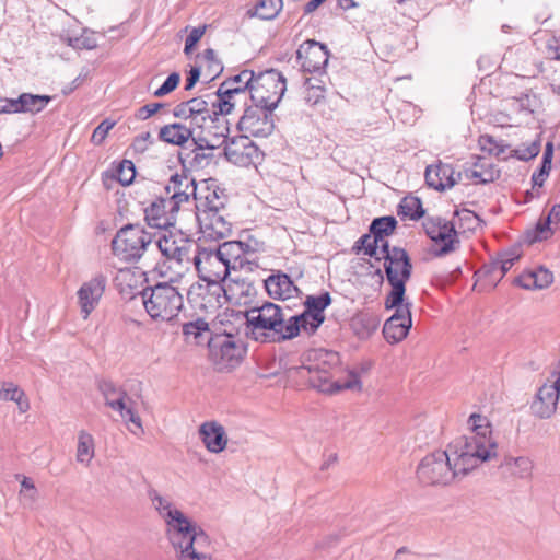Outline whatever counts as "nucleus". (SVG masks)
<instances>
[{
  "instance_id": "obj_1",
  "label": "nucleus",
  "mask_w": 560,
  "mask_h": 560,
  "mask_svg": "<svg viewBox=\"0 0 560 560\" xmlns=\"http://www.w3.org/2000/svg\"><path fill=\"white\" fill-rule=\"evenodd\" d=\"M470 433L455 439L445 451L424 456L418 465V479L424 485L446 486L460 480L481 464L498 455V443L486 416L472 413L468 418Z\"/></svg>"
},
{
  "instance_id": "obj_2",
  "label": "nucleus",
  "mask_w": 560,
  "mask_h": 560,
  "mask_svg": "<svg viewBox=\"0 0 560 560\" xmlns=\"http://www.w3.org/2000/svg\"><path fill=\"white\" fill-rule=\"evenodd\" d=\"M152 506L164 521L166 536L177 551L179 560H211L207 553L208 535L174 503L156 490L149 491Z\"/></svg>"
},
{
  "instance_id": "obj_3",
  "label": "nucleus",
  "mask_w": 560,
  "mask_h": 560,
  "mask_svg": "<svg viewBox=\"0 0 560 560\" xmlns=\"http://www.w3.org/2000/svg\"><path fill=\"white\" fill-rule=\"evenodd\" d=\"M307 364L294 368L298 376L304 378L308 384L322 393L335 394L343 389L361 390L362 382L360 375L350 371L345 382L331 381V373L339 368V353L326 349H313L306 354Z\"/></svg>"
},
{
  "instance_id": "obj_4",
  "label": "nucleus",
  "mask_w": 560,
  "mask_h": 560,
  "mask_svg": "<svg viewBox=\"0 0 560 560\" xmlns=\"http://www.w3.org/2000/svg\"><path fill=\"white\" fill-rule=\"evenodd\" d=\"M245 317L250 336L259 342H280L299 335L293 316L287 318L281 306L272 302L247 310Z\"/></svg>"
},
{
  "instance_id": "obj_5",
  "label": "nucleus",
  "mask_w": 560,
  "mask_h": 560,
  "mask_svg": "<svg viewBox=\"0 0 560 560\" xmlns=\"http://www.w3.org/2000/svg\"><path fill=\"white\" fill-rule=\"evenodd\" d=\"M140 296L147 313L153 320L171 322L178 316L184 305L183 295L177 288L167 282L145 288Z\"/></svg>"
},
{
  "instance_id": "obj_6",
  "label": "nucleus",
  "mask_w": 560,
  "mask_h": 560,
  "mask_svg": "<svg viewBox=\"0 0 560 560\" xmlns=\"http://www.w3.org/2000/svg\"><path fill=\"white\" fill-rule=\"evenodd\" d=\"M384 268L387 282L390 285V291L387 293V305L396 306L404 302L406 282L412 273V264L408 253L400 247L394 246L392 254L386 256Z\"/></svg>"
},
{
  "instance_id": "obj_7",
  "label": "nucleus",
  "mask_w": 560,
  "mask_h": 560,
  "mask_svg": "<svg viewBox=\"0 0 560 560\" xmlns=\"http://www.w3.org/2000/svg\"><path fill=\"white\" fill-rule=\"evenodd\" d=\"M151 242L149 232L140 225L128 224L117 232L112 241V248L120 259L136 261L142 257Z\"/></svg>"
},
{
  "instance_id": "obj_8",
  "label": "nucleus",
  "mask_w": 560,
  "mask_h": 560,
  "mask_svg": "<svg viewBox=\"0 0 560 560\" xmlns=\"http://www.w3.org/2000/svg\"><path fill=\"white\" fill-rule=\"evenodd\" d=\"M192 265L201 281H210L213 291H222V282L230 275V271L217 246L203 247L199 245Z\"/></svg>"
},
{
  "instance_id": "obj_9",
  "label": "nucleus",
  "mask_w": 560,
  "mask_h": 560,
  "mask_svg": "<svg viewBox=\"0 0 560 560\" xmlns=\"http://www.w3.org/2000/svg\"><path fill=\"white\" fill-rule=\"evenodd\" d=\"M287 90L285 78L275 69L255 74L249 101L254 104L277 108Z\"/></svg>"
},
{
  "instance_id": "obj_10",
  "label": "nucleus",
  "mask_w": 560,
  "mask_h": 560,
  "mask_svg": "<svg viewBox=\"0 0 560 560\" xmlns=\"http://www.w3.org/2000/svg\"><path fill=\"white\" fill-rule=\"evenodd\" d=\"M98 390L107 407L118 412L126 422L132 423L138 429V432L129 429L133 434L137 435L143 432L141 419L135 410L136 402L121 386L113 381L102 380L98 382Z\"/></svg>"
},
{
  "instance_id": "obj_11",
  "label": "nucleus",
  "mask_w": 560,
  "mask_h": 560,
  "mask_svg": "<svg viewBox=\"0 0 560 560\" xmlns=\"http://www.w3.org/2000/svg\"><path fill=\"white\" fill-rule=\"evenodd\" d=\"M245 109L237 122V129L243 136L250 138H267L275 130L276 108L262 106L259 104H245Z\"/></svg>"
},
{
  "instance_id": "obj_12",
  "label": "nucleus",
  "mask_w": 560,
  "mask_h": 560,
  "mask_svg": "<svg viewBox=\"0 0 560 560\" xmlns=\"http://www.w3.org/2000/svg\"><path fill=\"white\" fill-rule=\"evenodd\" d=\"M155 246L165 258L179 265L189 266L194 264V256L199 244L182 232H168L156 238Z\"/></svg>"
},
{
  "instance_id": "obj_13",
  "label": "nucleus",
  "mask_w": 560,
  "mask_h": 560,
  "mask_svg": "<svg viewBox=\"0 0 560 560\" xmlns=\"http://www.w3.org/2000/svg\"><path fill=\"white\" fill-rule=\"evenodd\" d=\"M210 354L218 370H231L241 363L246 346L231 335L218 336L209 341Z\"/></svg>"
},
{
  "instance_id": "obj_14",
  "label": "nucleus",
  "mask_w": 560,
  "mask_h": 560,
  "mask_svg": "<svg viewBox=\"0 0 560 560\" xmlns=\"http://www.w3.org/2000/svg\"><path fill=\"white\" fill-rule=\"evenodd\" d=\"M331 304L329 292L319 295H307L304 301L305 310L300 315H293L295 326L307 334H314L325 320L324 311Z\"/></svg>"
},
{
  "instance_id": "obj_15",
  "label": "nucleus",
  "mask_w": 560,
  "mask_h": 560,
  "mask_svg": "<svg viewBox=\"0 0 560 560\" xmlns=\"http://www.w3.org/2000/svg\"><path fill=\"white\" fill-rule=\"evenodd\" d=\"M423 228L427 235L436 245H440V248L436 252L438 256L450 254L451 252L455 250V244L459 243L455 222L435 217L425 220L423 222Z\"/></svg>"
},
{
  "instance_id": "obj_16",
  "label": "nucleus",
  "mask_w": 560,
  "mask_h": 560,
  "mask_svg": "<svg viewBox=\"0 0 560 560\" xmlns=\"http://www.w3.org/2000/svg\"><path fill=\"white\" fill-rule=\"evenodd\" d=\"M423 228L427 235L436 245H440V248L436 252L438 256L450 254L451 252L455 250V244L459 243L455 222L435 217L425 220L423 222Z\"/></svg>"
},
{
  "instance_id": "obj_17",
  "label": "nucleus",
  "mask_w": 560,
  "mask_h": 560,
  "mask_svg": "<svg viewBox=\"0 0 560 560\" xmlns=\"http://www.w3.org/2000/svg\"><path fill=\"white\" fill-rule=\"evenodd\" d=\"M384 304L386 310L394 308L395 313L385 322L383 335L389 343H397L407 337L411 328V303L404 300V302H400L396 306H388L386 298Z\"/></svg>"
},
{
  "instance_id": "obj_18",
  "label": "nucleus",
  "mask_w": 560,
  "mask_h": 560,
  "mask_svg": "<svg viewBox=\"0 0 560 560\" xmlns=\"http://www.w3.org/2000/svg\"><path fill=\"white\" fill-rule=\"evenodd\" d=\"M224 154L229 162L247 167L262 160V152L245 136L232 138L224 148Z\"/></svg>"
},
{
  "instance_id": "obj_19",
  "label": "nucleus",
  "mask_w": 560,
  "mask_h": 560,
  "mask_svg": "<svg viewBox=\"0 0 560 560\" xmlns=\"http://www.w3.org/2000/svg\"><path fill=\"white\" fill-rule=\"evenodd\" d=\"M197 184L195 178L183 172L171 175L165 186L166 198L170 199L171 210L178 211L183 203H188L190 198L197 196Z\"/></svg>"
},
{
  "instance_id": "obj_20",
  "label": "nucleus",
  "mask_w": 560,
  "mask_h": 560,
  "mask_svg": "<svg viewBox=\"0 0 560 560\" xmlns=\"http://www.w3.org/2000/svg\"><path fill=\"white\" fill-rule=\"evenodd\" d=\"M329 50L325 44L315 39H307L300 45L296 51L298 61L305 72H322L329 60Z\"/></svg>"
},
{
  "instance_id": "obj_21",
  "label": "nucleus",
  "mask_w": 560,
  "mask_h": 560,
  "mask_svg": "<svg viewBox=\"0 0 560 560\" xmlns=\"http://www.w3.org/2000/svg\"><path fill=\"white\" fill-rule=\"evenodd\" d=\"M225 210L196 213L200 232L205 238L221 240L232 232V223L226 218Z\"/></svg>"
},
{
  "instance_id": "obj_22",
  "label": "nucleus",
  "mask_w": 560,
  "mask_h": 560,
  "mask_svg": "<svg viewBox=\"0 0 560 560\" xmlns=\"http://www.w3.org/2000/svg\"><path fill=\"white\" fill-rule=\"evenodd\" d=\"M107 279L104 275L97 273L84 282L78 290V302L84 319L96 308L104 294Z\"/></svg>"
},
{
  "instance_id": "obj_23",
  "label": "nucleus",
  "mask_w": 560,
  "mask_h": 560,
  "mask_svg": "<svg viewBox=\"0 0 560 560\" xmlns=\"http://www.w3.org/2000/svg\"><path fill=\"white\" fill-rule=\"evenodd\" d=\"M196 213L225 210L228 197L212 179L205 183V187L197 188V196L194 198Z\"/></svg>"
},
{
  "instance_id": "obj_24",
  "label": "nucleus",
  "mask_w": 560,
  "mask_h": 560,
  "mask_svg": "<svg viewBox=\"0 0 560 560\" xmlns=\"http://www.w3.org/2000/svg\"><path fill=\"white\" fill-rule=\"evenodd\" d=\"M559 398L560 394L546 382L538 388L530 402L529 408L532 415L539 419L551 418L557 411Z\"/></svg>"
},
{
  "instance_id": "obj_25",
  "label": "nucleus",
  "mask_w": 560,
  "mask_h": 560,
  "mask_svg": "<svg viewBox=\"0 0 560 560\" xmlns=\"http://www.w3.org/2000/svg\"><path fill=\"white\" fill-rule=\"evenodd\" d=\"M170 199L165 197H158L144 208V221L149 228L165 230L173 225V213L171 210Z\"/></svg>"
},
{
  "instance_id": "obj_26",
  "label": "nucleus",
  "mask_w": 560,
  "mask_h": 560,
  "mask_svg": "<svg viewBox=\"0 0 560 560\" xmlns=\"http://www.w3.org/2000/svg\"><path fill=\"white\" fill-rule=\"evenodd\" d=\"M533 470L534 460L528 456L505 455L499 464V471L505 479L529 480Z\"/></svg>"
},
{
  "instance_id": "obj_27",
  "label": "nucleus",
  "mask_w": 560,
  "mask_h": 560,
  "mask_svg": "<svg viewBox=\"0 0 560 560\" xmlns=\"http://www.w3.org/2000/svg\"><path fill=\"white\" fill-rule=\"evenodd\" d=\"M425 183L436 190L452 188L460 178L462 173H456L451 164L439 163L425 168Z\"/></svg>"
},
{
  "instance_id": "obj_28",
  "label": "nucleus",
  "mask_w": 560,
  "mask_h": 560,
  "mask_svg": "<svg viewBox=\"0 0 560 560\" xmlns=\"http://www.w3.org/2000/svg\"><path fill=\"white\" fill-rule=\"evenodd\" d=\"M205 284L191 285L188 291V298L190 301L197 304L198 307L208 311L214 310L221 306V299L224 296V288L222 291L217 292L211 288L212 282L203 281Z\"/></svg>"
},
{
  "instance_id": "obj_29",
  "label": "nucleus",
  "mask_w": 560,
  "mask_h": 560,
  "mask_svg": "<svg viewBox=\"0 0 560 560\" xmlns=\"http://www.w3.org/2000/svg\"><path fill=\"white\" fill-rule=\"evenodd\" d=\"M217 247L220 250L225 265H228L229 271L231 269H241L249 262L246 258V255L250 253L252 249L250 246L246 243L240 241H230L224 242Z\"/></svg>"
},
{
  "instance_id": "obj_30",
  "label": "nucleus",
  "mask_w": 560,
  "mask_h": 560,
  "mask_svg": "<svg viewBox=\"0 0 560 560\" xmlns=\"http://www.w3.org/2000/svg\"><path fill=\"white\" fill-rule=\"evenodd\" d=\"M200 438L206 448L211 453H221L228 445L224 427L215 421H208L199 428Z\"/></svg>"
},
{
  "instance_id": "obj_31",
  "label": "nucleus",
  "mask_w": 560,
  "mask_h": 560,
  "mask_svg": "<svg viewBox=\"0 0 560 560\" xmlns=\"http://www.w3.org/2000/svg\"><path fill=\"white\" fill-rule=\"evenodd\" d=\"M265 288L269 296L279 300L293 298L299 292L291 278L281 271L269 276L265 280Z\"/></svg>"
},
{
  "instance_id": "obj_32",
  "label": "nucleus",
  "mask_w": 560,
  "mask_h": 560,
  "mask_svg": "<svg viewBox=\"0 0 560 560\" xmlns=\"http://www.w3.org/2000/svg\"><path fill=\"white\" fill-rule=\"evenodd\" d=\"M253 82H255L254 71L243 70L238 74L224 80L219 88L223 89L224 92L228 91L244 98V104H246L247 98H249Z\"/></svg>"
},
{
  "instance_id": "obj_33",
  "label": "nucleus",
  "mask_w": 560,
  "mask_h": 560,
  "mask_svg": "<svg viewBox=\"0 0 560 560\" xmlns=\"http://www.w3.org/2000/svg\"><path fill=\"white\" fill-rule=\"evenodd\" d=\"M209 98L211 100V109H213V113H211L213 122L219 120L220 116L230 114L238 103H244V98L231 92H224L221 88H218L215 94L209 96Z\"/></svg>"
},
{
  "instance_id": "obj_34",
  "label": "nucleus",
  "mask_w": 560,
  "mask_h": 560,
  "mask_svg": "<svg viewBox=\"0 0 560 560\" xmlns=\"http://www.w3.org/2000/svg\"><path fill=\"white\" fill-rule=\"evenodd\" d=\"M464 175L476 184H488L494 182L499 177L500 172L491 163L479 159L472 167L464 171Z\"/></svg>"
},
{
  "instance_id": "obj_35",
  "label": "nucleus",
  "mask_w": 560,
  "mask_h": 560,
  "mask_svg": "<svg viewBox=\"0 0 560 560\" xmlns=\"http://www.w3.org/2000/svg\"><path fill=\"white\" fill-rule=\"evenodd\" d=\"M159 138L164 142L182 145L187 142L189 138H192V130L190 127L180 122L170 124L160 129Z\"/></svg>"
},
{
  "instance_id": "obj_36",
  "label": "nucleus",
  "mask_w": 560,
  "mask_h": 560,
  "mask_svg": "<svg viewBox=\"0 0 560 560\" xmlns=\"http://www.w3.org/2000/svg\"><path fill=\"white\" fill-rule=\"evenodd\" d=\"M0 400L16 402L22 413L28 411L31 407L24 390L13 382H0Z\"/></svg>"
},
{
  "instance_id": "obj_37",
  "label": "nucleus",
  "mask_w": 560,
  "mask_h": 560,
  "mask_svg": "<svg viewBox=\"0 0 560 560\" xmlns=\"http://www.w3.org/2000/svg\"><path fill=\"white\" fill-rule=\"evenodd\" d=\"M189 106L192 114V124L200 128H203L208 122H213L211 109V100H205L203 97H194L189 100Z\"/></svg>"
},
{
  "instance_id": "obj_38",
  "label": "nucleus",
  "mask_w": 560,
  "mask_h": 560,
  "mask_svg": "<svg viewBox=\"0 0 560 560\" xmlns=\"http://www.w3.org/2000/svg\"><path fill=\"white\" fill-rule=\"evenodd\" d=\"M283 8V0H259L257 4L247 10L248 18H259L261 20H273Z\"/></svg>"
},
{
  "instance_id": "obj_39",
  "label": "nucleus",
  "mask_w": 560,
  "mask_h": 560,
  "mask_svg": "<svg viewBox=\"0 0 560 560\" xmlns=\"http://www.w3.org/2000/svg\"><path fill=\"white\" fill-rule=\"evenodd\" d=\"M380 319L372 314H360L352 318L351 327L360 339L370 338L377 329Z\"/></svg>"
},
{
  "instance_id": "obj_40",
  "label": "nucleus",
  "mask_w": 560,
  "mask_h": 560,
  "mask_svg": "<svg viewBox=\"0 0 560 560\" xmlns=\"http://www.w3.org/2000/svg\"><path fill=\"white\" fill-rule=\"evenodd\" d=\"M21 114H38L52 100L49 95H38L32 93H22L19 95Z\"/></svg>"
},
{
  "instance_id": "obj_41",
  "label": "nucleus",
  "mask_w": 560,
  "mask_h": 560,
  "mask_svg": "<svg viewBox=\"0 0 560 560\" xmlns=\"http://www.w3.org/2000/svg\"><path fill=\"white\" fill-rule=\"evenodd\" d=\"M521 257V248L512 247L505 252H502L492 262L491 271L499 270L500 279L514 266Z\"/></svg>"
},
{
  "instance_id": "obj_42",
  "label": "nucleus",
  "mask_w": 560,
  "mask_h": 560,
  "mask_svg": "<svg viewBox=\"0 0 560 560\" xmlns=\"http://www.w3.org/2000/svg\"><path fill=\"white\" fill-rule=\"evenodd\" d=\"M94 457V439L86 431H80L77 445V460L80 464L89 465Z\"/></svg>"
},
{
  "instance_id": "obj_43",
  "label": "nucleus",
  "mask_w": 560,
  "mask_h": 560,
  "mask_svg": "<svg viewBox=\"0 0 560 560\" xmlns=\"http://www.w3.org/2000/svg\"><path fill=\"white\" fill-rule=\"evenodd\" d=\"M396 225L397 220L394 217H381L372 221L370 225V232L376 238V241L382 242L385 236L394 233Z\"/></svg>"
},
{
  "instance_id": "obj_44",
  "label": "nucleus",
  "mask_w": 560,
  "mask_h": 560,
  "mask_svg": "<svg viewBox=\"0 0 560 560\" xmlns=\"http://www.w3.org/2000/svg\"><path fill=\"white\" fill-rule=\"evenodd\" d=\"M398 215L418 220L424 214L421 200L418 197H405L398 206Z\"/></svg>"
},
{
  "instance_id": "obj_45",
  "label": "nucleus",
  "mask_w": 560,
  "mask_h": 560,
  "mask_svg": "<svg viewBox=\"0 0 560 560\" xmlns=\"http://www.w3.org/2000/svg\"><path fill=\"white\" fill-rule=\"evenodd\" d=\"M208 332V323L200 318L183 325V334L186 336L187 340H192L196 343H200L203 334Z\"/></svg>"
},
{
  "instance_id": "obj_46",
  "label": "nucleus",
  "mask_w": 560,
  "mask_h": 560,
  "mask_svg": "<svg viewBox=\"0 0 560 560\" xmlns=\"http://www.w3.org/2000/svg\"><path fill=\"white\" fill-rule=\"evenodd\" d=\"M20 499L24 505L32 506L38 497L37 488L30 477H23L21 481Z\"/></svg>"
},
{
  "instance_id": "obj_47",
  "label": "nucleus",
  "mask_w": 560,
  "mask_h": 560,
  "mask_svg": "<svg viewBox=\"0 0 560 560\" xmlns=\"http://www.w3.org/2000/svg\"><path fill=\"white\" fill-rule=\"evenodd\" d=\"M380 242L370 233L362 235L354 245V248L358 250H363L365 255L370 257H375L380 260L377 256Z\"/></svg>"
},
{
  "instance_id": "obj_48",
  "label": "nucleus",
  "mask_w": 560,
  "mask_h": 560,
  "mask_svg": "<svg viewBox=\"0 0 560 560\" xmlns=\"http://www.w3.org/2000/svg\"><path fill=\"white\" fill-rule=\"evenodd\" d=\"M305 85V102L312 106L317 105L325 97V88L320 84L312 83L311 79H306Z\"/></svg>"
},
{
  "instance_id": "obj_49",
  "label": "nucleus",
  "mask_w": 560,
  "mask_h": 560,
  "mask_svg": "<svg viewBox=\"0 0 560 560\" xmlns=\"http://www.w3.org/2000/svg\"><path fill=\"white\" fill-rule=\"evenodd\" d=\"M136 176V167L135 164L129 160H124L119 163L116 170V178L117 180L124 185H130Z\"/></svg>"
},
{
  "instance_id": "obj_50",
  "label": "nucleus",
  "mask_w": 560,
  "mask_h": 560,
  "mask_svg": "<svg viewBox=\"0 0 560 560\" xmlns=\"http://www.w3.org/2000/svg\"><path fill=\"white\" fill-rule=\"evenodd\" d=\"M457 218L456 224L463 230H475L478 226L479 218L468 209H462L455 211Z\"/></svg>"
},
{
  "instance_id": "obj_51",
  "label": "nucleus",
  "mask_w": 560,
  "mask_h": 560,
  "mask_svg": "<svg viewBox=\"0 0 560 560\" xmlns=\"http://www.w3.org/2000/svg\"><path fill=\"white\" fill-rule=\"evenodd\" d=\"M540 151V141L534 140L528 144H521L514 150V155L521 161H528L538 155Z\"/></svg>"
},
{
  "instance_id": "obj_52",
  "label": "nucleus",
  "mask_w": 560,
  "mask_h": 560,
  "mask_svg": "<svg viewBox=\"0 0 560 560\" xmlns=\"http://www.w3.org/2000/svg\"><path fill=\"white\" fill-rule=\"evenodd\" d=\"M180 82V75L177 72L171 73L163 84L153 93L155 97H162L173 92Z\"/></svg>"
},
{
  "instance_id": "obj_53",
  "label": "nucleus",
  "mask_w": 560,
  "mask_h": 560,
  "mask_svg": "<svg viewBox=\"0 0 560 560\" xmlns=\"http://www.w3.org/2000/svg\"><path fill=\"white\" fill-rule=\"evenodd\" d=\"M202 59L208 63V70L213 77L219 75L223 66L217 58V52L212 48H208L202 52Z\"/></svg>"
},
{
  "instance_id": "obj_54",
  "label": "nucleus",
  "mask_w": 560,
  "mask_h": 560,
  "mask_svg": "<svg viewBox=\"0 0 560 560\" xmlns=\"http://www.w3.org/2000/svg\"><path fill=\"white\" fill-rule=\"evenodd\" d=\"M114 126H115V121H110V120H108V119L103 120V121H102V122H101V124H100V125L94 129V131H93V133H92V138H91L92 142H93L94 144H101V143L105 140V138H106V136H107L108 131H109Z\"/></svg>"
},
{
  "instance_id": "obj_55",
  "label": "nucleus",
  "mask_w": 560,
  "mask_h": 560,
  "mask_svg": "<svg viewBox=\"0 0 560 560\" xmlns=\"http://www.w3.org/2000/svg\"><path fill=\"white\" fill-rule=\"evenodd\" d=\"M550 218H542L536 224L534 241H545L552 235Z\"/></svg>"
},
{
  "instance_id": "obj_56",
  "label": "nucleus",
  "mask_w": 560,
  "mask_h": 560,
  "mask_svg": "<svg viewBox=\"0 0 560 560\" xmlns=\"http://www.w3.org/2000/svg\"><path fill=\"white\" fill-rule=\"evenodd\" d=\"M534 278L537 280V290L548 288L553 281V275L548 269L539 267L533 270Z\"/></svg>"
},
{
  "instance_id": "obj_57",
  "label": "nucleus",
  "mask_w": 560,
  "mask_h": 560,
  "mask_svg": "<svg viewBox=\"0 0 560 560\" xmlns=\"http://www.w3.org/2000/svg\"><path fill=\"white\" fill-rule=\"evenodd\" d=\"M19 102V97H0V114H21Z\"/></svg>"
},
{
  "instance_id": "obj_58",
  "label": "nucleus",
  "mask_w": 560,
  "mask_h": 560,
  "mask_svg": "<svg viewBox=\"0 0 560 560\" xmlns=\"http://www.w3.org/2000/svg\"><path fill=\"white\" fill-rule=\"evenodd\" d=\"M163 106H164V104H162V103L147 104L144 106H141L137 110L136 116H137V118H139L141 120H145V119L150 118L151 116H153L155 113H158Z\"/></svg>"
},
{
  "instance_id": "obj_59",
  "label": "nucleus",
  "mask_w": 560,
  "mask_h": 560,
  "mask_svg": "<svg viewBox=\"0 0 560 560\" xmlns=\"http://www.w3.org/2000/svg\"><path fill=\"white\" fill-rule=\"evenodd\" d=\"M516 283L526 290H537V280L534 278L533 270L520 275L516 279Z\"/></svg>"
},
{
  "instance_id": "obj_60",
  "label": "nucleus",
  "mask_w": 560,
  "mask_h": 560,
  "mask_svg": "<svg viewBox=\"0 0 560 560\" xmlns=\"http://www.w3.org/2000/svg\"><path fill=\"white\" fill-rule=\"evenodd\" d=\"M173 114L175 117L190 119L192 121V114L189 106V101L182 102L174 107Z\"/></svg>"
},
{
  "instance_id": "obj_61",
  "label": "nucleus",
  "mask_w": 560,
  "mask_h": 560,
  "mask_svg": "<svg viewBox=\"0 0 560 560\" xmlns=\"http://www.w3.org/2000/svg\"><path fill=\"white\" fill-rule=\"evenodd\" d=\"M479 143H480L482 150H488L490 153L495 152V154L500 153V150H498V151L495 150L498 145L491 136H488V135L481 136L479 139Z\"/></svg>"
},
{
  "instance_id": "obj_62",
  "label": "nucleus",
  "mask_w": 560,
  "mask_h": 560,
  "mask_svg": "<svg viewBox=\"0 0 560 560\" xmlns=\"http://www.w3.org/2000/svg\"><path fill=\"white\" fill-rule=\"evenodd\" d=\"M205 31H206V26H198V27H194L189 34L187 35L186 37V42L189 43V45H195L200 40V38L202 37V35L205 34Z\"/></svg>"
},
{
  "instance_id": "obj_63",
  "label": "nucleus",
  "mask_w": 560,
  "mask_h": 560,
  "mask_svg": "<svg viewBox=\"0 0 560 560\" xmlns=\"http://www.w3.org/2000/svg\"><path fill=\"white\" fill-rule=\"evenodd\" d=\"M199 78L200 69L198 67H192L188 73V77L186 78L185 90H191L199 80Z\"/></svg>"
},
{
  "instance_id": "obj_64",
  "label": "nucleus",
  "mask_w": 560,
  "mask_h": 560,
  "mask_svg": "<svg viewBox=\"0 0 560 560\" xmlns=\"http://www.w3.org/2000/svg\"><path fill=\"white\" fill-rule=\"evenodd\" d=\"M551 380L548 381L549 386L560 394V360L550 373Z\"/></svg>"
}]
</instances>
